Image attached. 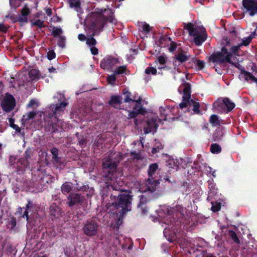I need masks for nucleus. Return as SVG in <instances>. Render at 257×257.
<instances>
[{"mask_svg": "<svg viewBox=\"0 0 257 257\" xmlns=\"http://www.w3.org/2000/svg\"><path fill=\"white\" fill-rule=\"evenodd\" d=\"M68 104L64 101L59 104H51L50 109L44 112V121L46 129L51 134H56L64 131V122L58 118L57 113L63 111Z\"/></svg>", "mask_w": 257, "mask_h": 257, "instance_id": "1", "label": "nucleus"}, {"mask_svg": "<svg viewBox=\"0 0 257 257\" xmlns=\"http://www.w3.org/2000/svg\"><path fill=\"white\" fill-rule=\"evenodd\" d=\"M117 165V163L109 158L103 161V172L105 173L104 177L107 182L105 183V186L101 191L102 197L108 196L111 189L114 191L120 190V186H122L123 182L118 181L116 178V169Z\"/></svg>", "mask_w": 257, "mask_h": 257, "instance_id": "2", "label": "nucleus"}, {"mask_svg": "<svg viewBox=\"0 0 257 257\" xmlns=\"http://www.w3.org/2000/svg\"><path fill=\"white\" fill-rule=\"evenodd\" d=\"M117 190L118 191L117 194H110V198L114 200L111 206L116 210L115 213L119 214V217H123L124 215L131 210V204L133 200L132 192L127 190H123L121 189Z\"/></svg>", "mask_w": 257, "mask_h": 257, "instance_id": "3", "label": "nucleus"}, {"mask_svg": "<svg viewBox=\"0 0 257 257\" xmlns=\"http://www.w3.org/2000/svg\"><path fill=\"white\" fill-rule=\"evenodd\" d=\"M106 10H100V11L91 12L89 14V20L88 21L89 29L93 31L94 36L97 32L102 31L107 22H112V14L105 16Z\"/></svg>", "mask_w": 257, "mask_h": 257, "instance_id": "4", "label": "nucleus"}, {"mask_svg": "<svg viewBox=\"0 0 257 257\" xmlns=\"http://www.w3.org/2000/svg\"><path fill=\"white\" fill-rule=\"evenodd\" d=\"M184 29L187 30L189 36L194 38V42L196 46H200L207 39L206 29L191 23L185 24Z\"/></svg>", "mask_w": 257, "mask_h": 257, "instance_id": "5", "label": "nucleus"}, {"mask_svg": "<svg viewBox=\"0 0 257 257\" xmlns=\"http://www.w3.org/2000/svg\"><path fill=\"white\" fill-rule=\"evenodd\" d=\"M210 61L213 63L216 62L217 64L220 65L226 61L236 67H238L239 66L238 61L236 60V57L228 54L227 49L224 47L222 48L221 52L212 54L210 57Z\"/></svg>", "mask_w": 257, "mask_h": 257, "instance_id": "6", "label": "nucleus"}, {"mask_svg": "<svg viewBox=\"0 0 257 257\" xmlns=\"http://www.w3.org/2000/svg\"><path fill=\"white\" fill-rule=\"evenodd\" d=\"M158 169V165L157 163H153L149 165L148 170L149 178L146 181V185L147 189L151 192L156 191V187L160 183L159 180L153 177Z\"/></svg>", "mask_w": 257, "mask_h": 257, "instance_id": "7", "label": "nucleus"}, {"mask_svg": "<svg viewBox=\"0 0 257 257\" xmlns=\"http://www.w3.org/2000/svg\"><path fill=\"white\" fill-rule=\"evenodd\" d=\"M68 206L72 208L75 206L87 205V202L85 196L80 193L71 192L67 198Z\"/></svg>", "mask_w": 257, "mask_h": 257, "instance_id": "8", "label": "nucleus"}, {"mask_svg": "<svg viewBox=\"0 0 257 257\" xmlns=\"http://www.w3.org/2000/svg\"><path fill=\"white\" fill-rule=\"evenodd\" d=\"M33 4H28L26 3L24 4L23 9L21 11L20 15L16 18L15 22H19L21 24L27 23L28 22V16L31 13V10L29 8L31 7L32 9L35 8L37 9L38 2L37 0H33Z\"/></svg>", "mask_w": 257, "mask_h": 257, "instance_id": "9", "label": "nucleus"}, {"mask_svg": "<svg viewBox=\"0 0 257 257\" xmlns=\"http://www.w3.org/2000/svg\"><path fill=\"white\" fill-rule=\"evenodd\" d=\"M98 230V224L92 219L87 220L82 228V231L84 234L89 237L95 236L97 234Z\"/></svg>", "mask_w": 257, "mask_h": 257, "instance_id": "10", "label": "nucleus"}, {"mask_svg": "<svg viewBox=\"0 0 257 257\" xmlns=\"http://www.w3.org/2000/svg\"><path fill=\"white\" fill-rule=\"evenodd\" d=\"M15 105L16 100L14 97L10 93H6L1 103V107L3 110L9 112L14 108Z\"/></svg>", "mask_w": 257, "mask_h": 257, "instance_id": "11", "label": "nucleus"}, {"mask_svg": "<svg viewBox=\"0 0 257 257\" xmlns=\"http://www.w3.org/2000/svg\"><path fill=\"white\" fill-rule=\"evenodd\" d=\"M119 63L118 58L112 56H106L100 61V67L104 70H110Z\"/></svg>", "mask_w": 257, "mask_h": 257, "instance_id": "12", "label": "nucleus"}, {"mask_svg": "<svg viewBox=\"0 0 257 257\" xmlns=\"http://www.w3.org/2000/svg\"><path fill=\"white\" fill-rule=\"evenodd\" d=\"M242 5L250 16L257 14V0H243Z\"/></svg>", "mask_w": 257, "mask_h": 257, "instance_id": "13", "label": "nucleus"}, {"mask_svg": "<svg viewBox=\"0 0 257 257\" xmlns=\"http://www.w3.org/2000/svg\"><path fill=\"white\" fill-rule=\"evenodd\" d=\"M191 84L187 82L184 81L179 87V91H182L183 92V95L182 96L183 100L186 101L190 98L191 97Z\"/></svg>", "mask_w": 257, "mask_h": 257, "instance_id": "14", "label": "nucleus"}, {"mask_svg": "<svg viewBox=\"0 0 257 257\" xmlns=\"http://www.w3.org/2000/svg\"><path fill=\"white\" fill-rule=\"evenodd\" d=\"M139 114L144 115L145 114L143 113L140 109V111L138 110H134V109L133 110H128L127 118L128 119L134 118L135 124L137 126L142 122V119H139L138 116Z\"/></svg>", "mask_w": 257, "mask_h": 257, "instance_id": "15", "label": "nucleus"}, {"mask_svg": "<svg viewBox=\"0 0 257 257\" xmlns=\"http://www.w3.org/2000/svg\"><path fill=\"white\" fill-rule=\"evenodd\" d=\"M147 126L144 128V133L148 134L152 132H156L158 127V124L155 119L151 118L147 121Z\"/></svg>", "mask_w": 257, "mask_h": 257, "instance_id": "16", "label": "nucleus"}, {"mask_svg": "<svg viewBox=\"0 0 257 257\" xmlns=\"http://www.w3.org/2000/svg\"><path fill=\"white\" fill-rule=\"evenodd\" d=\"M30 164L29 160L24 158H19L17 166H16V170L17 172L20 174L25 170Z\"/></svg>", "mask_w": 257, "mask_h": 257, "instance_id": "17", "label": "nucleus"}, {"mask_svg": "<svg viewBox=\"0 0 257 257\" xmlns=\"http://www.w3.org/2000/svg\"><path fill=\"white\" fill-rule=\"evenodd\" d=\"M139 203L138 204V208H140L143 213H146L148 212L147 205L149 202V200L144 195L139 196Z\"/></svg>", "mask_w": 257, "mask_h": 257, "instance_id": "18", "label": "nucleus"}, {"mask_svg": "<svg viewBox=\"0 0 257 257\" xmlns=\"http://www.w3.org/2000/svg\"><path fill=\"white\" fill-rule=\"evenodd\" d=\"M170 223H168L169 228H171V231L173 232V236L171 239H168V240L170 242H173V240L175 239L176 232L180 231V230L181 228L182 225L180 224V222H179L178 221H177L175 223V224L172 222V220L170 221Z\"/></svg>", "mask_w": 257, "mask_h": 257, "instance_id": "19", "label": "nucleus"}, {"mask_svg": "<svg viewBox=\"0 0 257 257\" xmlns=\"http://www.w3.org/2000/svg\"><path fill=\"white\" fill-rule=\"evenodd\" d=\"M190 58V55H187V52L183 50H181V51L175 54L174 56V59L180 63H183L187 61Z\"/></svg>", "mask_w": 257, "mask_h": 257, "instance_id": "20", "label": "nucleus"}, {"mask_svg": "<svg viewBox=\"0 0 257 257\" xmlns=\"http://www.w3.org/2000/svg\"><path fill=\"white\" fill-rule=\"evenodd\" d=\"M50 153L52 154V160L54 164H56L58 166L62 165L63 163L61 160V157L58 156V149L55 147H53L50 150Z\"/></svg>", "mask_w": 257, "mask_h": 257, "instance_id": "21", "label": "nucleus"}, {"mask_svg": "<svg viewBox=\"0 0 257 257\" xmlns=\"http://www.w3.org/2000/svg\"><path fill=\"white\" fill-rule=\"evenodd\" d=\"M122 103V97L118 95H112L111 96L110 99L108 102V104L114 107L115 108H117L118 106H119L120 104Z\"/></svg>", "mask_w": 257, "mask_h": 257, "instance_id": "22", "label": "nucleus"}, {"mask_svg": "<svg viewBox=\"0 0 257 257\" xmlns=\"http://www.w3.org/2000/svg\"><path fill=\"white\" fill-rule=\"evenodd\" d=\"M189 108V109L191 108L192 110L194 112V113L197 114H200L201 112L199 109L200 108V104L199 102H197L195 101V100L193 99L190 100L189 101H188Z\"/></svg>", "mask_w": 257, "mask_h": 257, "instance_id": "23", "label": "nucleus"}, {"mask_svg": "<svg viewBox=\"0 0 257 257\" xmlns=\"http://www.w3.org/2000/svg\"><path fill=\"white\" fill-rule=\"evenodd\" d=\"M28 75L31 81H37L40 78L39 71L36 69H31L29 72Z\"/></svg>", "mask_w": 257, "mask_h": 257, "instance_id": "24", "label": "nucleus"}, {"mask_svg": "<svg viewBox=\"0 0 257 257\" xmlns=\"http://www.w3.org/2000/svg\"><path fill=\"white\" fill-rule=\"evenodd\" d=\"M50 214L54 218H58L60 216V208L56 204L50 206Z\"/></svg>", "mask_w": 257, "mask_h": 257, "instance_id": "25", "label": "nucleus"}, {"mask_svg": "<svg viewBox=\"0 0 257 257\" xmlns=\"http://www.w3.org/2000/svg\"><path fill=\"white\" fill-rule=\"evenodd\" d=\"M142 98L141 97H139L138 100H135L133 102H135V105L133 107V109L134 110H138L140 111V109H141V112L143 113H145L146 111L145 108L143 106L142 104Z\"/></svg>", "mask_w": 257, "mask_h": 257, "instance_id": "26", "label": "nucleus"}, {"mask_svg": "<svg viewBox=\"0 0 257 257\" xmlns=\"http://www.w3.org/2000/svg\"><path fill=\"white\" fill-rule=\"evenodd\" d=\"M163 149V145L159 141L156 140L155 143L154 144V147L152 148L151 151V153L152 156L154 155L158 152Z\"/></svg>", "mask_w": 257, "mask_h": 257, "instance_id": "27", "label": "nucleus"}, {"mask_svg": "<svg viewBox=\"0 0 257 257\" xmlns=\"http://www.w3.org/2000/svg\"><path fill=\"white\" fill-rule=\"evenodd\" d=\"M68 3L70 8H74L77 12L80 9V0H68Z\"/></svg>", "mask_w": 257, "mask_h": 257, "instance_id": "28", "label": "nucleus"}, {"mask_svg": "<svg viewBox=\"0 0 257 257\" xmlns=\"http://www.w3.org/2000/svg\"><path fill=\"white\" fill-rule=\"evenodd\" d=\"M210 123L214 126H219L221 123V120L215 114H213L210 117Z\"/></svg>", "mask_w": 257, "mask_h": 257, "instance_id": "29", "label": "nucleus"}, {"mask_svg": "<svg viewBox=\"0 0 257 257\" xmlns=\"http://www.w3.org/2000/svg\"><path fill=\"white\" fill-rule=\"evenodd\" d=\"M61 189L63 194H70L72 190V186L69 183L65 182L62 185Z\"/></svg>", "mask_w": 257, "mask_h": 257, "instance_id": "30", "label": "nucleus"}, {"mask_svg": "<svg viewBox=\"0 0 257 257\" xmlns=\"http://www.w3.org/2000/svg\"><path fill=\"white\" fill-rule=\"evenodd\" d=\"M122 94L124 95L123 101L124 102L130 103L131 102L135 101V99L131 98L132 93L126 89L123 90Z\"/></svg>", "mask_w": 257, "mask_h": 257, "instance_id": "31", "label": "nucleus"}, {"mask_svg": "<svg viewBox=\"0 0 257 257\" xmlns=\"http://www.w3.org/2000/svg\"><path fill=\"white\" fill-rule=\"evenodd\" d=\"M18 158L17 156H10L9 159V165L13 169H16V166L17 165Z\"/></svg>", "mask_w": 257, "mask_h": 257, "instance_id": "32", "label": "nucleus"}, {"mask_svg": "<svg viewBox=\"0 0 257 257\" xmlns=\"http://www.w3.org/2000/svg\"><path fill=\"white\" fill-rule=\"evenodd\" d=\"M223 102L225 106L227 107V110L228 111H231L235 106V104L228 98H224L223 100Z\"/></svg>", "mask_w": 257, "mask_h": 257, "instance_id": "33", "label": "nucleus"}, {"mask_svg": "<svg viewBox=\"0 0 257 257\" xmlns=\"http://www.w3.org/2000/svg\"><path fill=\"white\" fill-rule=\"evenodd\" d=\"M36 115V112L34 111H30L28 112L27 114L24 115L23 116L22 120L24 123H26L30 119L33 118Z\"/></svg>", "mask_w": 257, "mask_h": 257, "instance_id": "34", "label": "nucleus"}, {"mask_svg": "<svg viewBox=\"0 0 257 257\" xmlns=\"http://www.w3.org/2000/svg\"><path fill=\"white\" fill-rule=\"evenodd\" d=\"M63 33L62 29L60 27H54L53 30L52 32V35L55 38H57Z\"/></svg>", "mask_w": 257, "mask_h": 257, "instance_id": "35", "label": "nucleus"}, {"mask_svg": "<svg viewBox=\"0 0 257 257\" xmlns=\"http://www.w3.org/2000/svg\"><path fill=\"white\" fill-rule=\"evenodd\" d=\"M127 67L126 65L120 66L117 67L114 71V73L116 75H119L126 73Z\"/></svg>", "mask_w": 257, "mask_h": 257, "instance_id": "36", "label": "nucleus"}, {"mask_svg": "<svg viewBox=\"0 0 257 257\" xmlns=\"http://www.w3.org/2000/svg\"><path fill=\"white\" fill-rule=\"evenodd\" d=\"M15 120L13 118H9L10 125L13 129L15 130L16 132L20 133L21 132V128L17 124H15Z\"/></svg>", "mask_w": 257, "mask_h": 257, "instance_id": "37", "label": "nucleus"}, {"mask_svg": "<svg viewBox=\"0 0 257 257\" xmlns=\"http://www.w3.org/2000/svg\"><path fill=\"white\" fill-rule=\"evenodd\" d=\"M58 38L57 44L61 48H64L65 47L66 38L64 36H60Z\"/></svg>", "mask_w": 257, "mask_h": 257, "instance_id": "38", "label": "nucleus"}, {"mask_svg": "<svg viewBox=\"0 0 257 257\" xmlns=\"http://www.w3.org/2000/svg\"><path fill=\"white\" fill-rule=\"evenodd\" d=\"M210 151L211 153L213 154L219 153L221 151V148L219 145L217 144H214L211 146Z\"/></svg>", "mask_w": 257, "mask_h": 257, "instance_id": "39", "label": "nucleus"}, {"mask_svg": "<svg viewBox=\"0 0 257 257\" xmlns=\"http://www.w3.org/2000/svg\"><path fill=\"white\" fill-rule=\"evenodd\" d=\"M194 165H195L194 167H193L192 165L190 166V164H188L187 166V171L188 173H189L190 175L195 173V172L196 171L198 170V167L196 165H195V162L193 164Z\"/></svg>", "mask_w": 257, "mask_h": 257, "instance_id": "40", "label": "nucleus"}, {"mask_svg": "<svg viewBox=\"0 0 257 257\" xmlns=\"http://www.w3.org/2000/svg\"><path fill=\"white\" fill-rule=\"evenodd\" d=\"M157 60H158V62H159V63L160 65H162V67H159L158 68L162 69L163 68H164L165 66L166 65V59L165 57L163 55H161L158 57Z\"/></svg>", "mask_w": 257, "mask_h": 257, "instance_id": "41", "label": "nucleus"}, {"mask_svg": "<svg viewBox=\"0 0 257 257\" xmlns=\"http://www.w3.org/2000/svg\"><path fill=\"white\" fill-rule=\"evenodd\" d=\"M76 189L78 191H87L89 189L88 185H80L78 183L76 184Z\"/></svg>", "mask_w": 257, "mask_h": 257, "instance_id": "42", "label": "nucleus"}, {"mask_svg": "<svg viewBox=\"0 0 257 257\" xmlns=\"http://www.w3.org/2000/svg\"><path fill=\"white\" fill-rule=\"evenodd\" d=\"M211 204H212L211 210L213 212H215L216 211H219L220 209V207H221L220 203L212 202L211 203Z\"/></svg>", "mask_w": 257, "mask_h": 257, "instance_id": "43", "label": "nucleus"}, {"mask_svg": "<svg viewBox=\"0 0 257 257\" xmlns=\"http://www.w3.org/2000/svg\"><path fill=\"white\" fill-rule=\"evenodd\" d=\"M96 44L97 42L96 40L93 38V37L88 38L86 40V44L88 45L89 47L94 46L96 45Z\"/></svg>", "mask_w": 257, "mask_h": 257, "instance_id": "44", "label": "nucleus"}, {"mask_svg": "<svg viewBox=\"0 0 257 257\" xmlns=\"http://www.w3.org/2000/svg\"><path fill=\"white\" fill-rule=\"evenodd\" d=\"M33 152V150L31 148H27L24 154L23 158L28 160L31 157Z\"/></svg>", "mask_w": 257, "mask_h": 257, "instance_id": "45", "label": "nucleus"}, {"mask_svg": "<svg viewBox=\"0 0 257 257\" xmlns=\"http://www.w3.org/2000/svg\"><path fill=\"white\" fill-rule=\"evenodd\" d=\"M35 208V204L30 200H28V203L26 205L25 209L29 210L30 211H33Z\"/></svg>", "mask_w": 257, "mask_h": 257, "instance_id": "46", "label": "nucleus"}, {"mask_svg": "<svg viewBox=\"0 0 257 257\" xmlns=\"http://www.w3.org/2000/svg\"><path fill=\"white\" fill-rule=\"evenodd\" d=\"M9 3L12 8L16 9L20 6L21 4L19 0H10Z\"/></svg>", "mask_w": 257, "mask_h": 257, "instance_id": "47", "label": "nucleus"}, {"mask_svg": "<svg viewBox=\"0 0 257 257\" xmlns=\"http://www.w3.org/2000/svg\"><path fill=\"white\" fill-rule=\"evenodd\" d=\"M142 31L144 32L145 33L148 34L151 31V27L150 25L146 23V22H144L142 27Z\"/></svg>", "mask_w": 257, "mask_h": 257, "instance_id": "48", "label": "nucleus"}, {"mask_svg": "<svg viewBox=\"0 0 257 257\" xmlns=\"http://www.w3.org/2000/svg\"><path fill=\"white\" fill-rule=\"evenodd\" d=\"M157 72V69L153 67H148L145 70V73L147 74H152L153 75H156Z\"/></svg>", "mask_w": 257, "mask_h": 257, "instance_id": "49", "label": "nucleus"}, {"mask_svg": "<svg viewBox=\"0 0 257 257\" xmlns=\"http://www.w3.org/2000/svg\"><path fill=\"white\" fill-rule=\"evenodd\" d=\"M228 233L229 236L235 242H239V239L237 236L236 233L234 231L232 230H229Z\"/></svg>", "mask_w": 257, "mask_h": 257, "instance_id": "50", "label": "nucleus"}, {"mask_svg": "<svg viewBox=\"0 0 257 257\" xmlns=\"http://www.w3.org/2000/svg\"><path fill=\"white\" fill-rule=\"evenodd\" d=\"M32 26H38L40 28L44 27V21L41 20H37L32 24Z\"/></svg>", "mask_w": 257, "mask_h": 257, "instance_id": "51", "label": "nucleus"}, {"mask_svg": "<svg viewBox=\"0 0 257 257\" xmlns=\"http://www.w3.org/2000/svg\"><path fill=\"white\" fill-rule=\"evenodd\" d=\"M177 48V44L175 42H171L170 46H169L168 50L170 52L173 53L176 50Z\"/></svg>", "mask_w": 257, "mask_h": 257, "instance_id": "52", "label": "nucleus"}, {"mask_svg": "<svg viewBox=\"0 0 257 257\" xmlns=\"http://www.w3.org/2000/svg\"><path fill=\"white\" fill-rule=\"evenodd\" d=\"M47 57L48 60H52L56 57V53L54 50H50L47 53Z\"/></svg>", "mask_w": 257, "mask_h": 257, "instance_id": "53", "label": "nucleus"}, {"mask_svg": "<svg viewBox=\"0 0 257 257\" xmlns=\"http://www.w3.org/2000/svg\"><path fill=\"white\" fill-rule=\"evenodd\" d=\"M116 74L113 72L112 74L108 76L107 80L110 84H113L116 80Z\"/></svg>", "mask_w": 257, "mask_h": 257, "instance_id": "54", "label": "nucleus"}, {"mask_svg": "<svg viewBox=\"0 0 257 257\" xmlns=\"http://www.w3.org/2000/svg\"><path fill=\"white\" fill-rule=\"evenodd\" d=\"M245 79L247 80H251L252 81H254L257 83V79H256L251 74L248 72H246L245 73Z\"/></svg>", "mask_w": 257, "mask_h": 257, "instance_id": "55", "label": "nucleus"}, {"mask_svg": "<svg viewBox=\"0 0 257 257\" xmlns=\"http://www.w3.org/2000/svg\"><path fill=\"white\" fill-rule=\"evenodd\" d=\"M205 63L204 61L198 60L197 61L196 66L200 70H202L205 67Z\"/></svg>", "mask_w": 257, "mask_h": 257, "instance_id": "56", "label": "nucleus"}, {"mask_svg": "<svg viewBox=\"0 0 257 257\" xmlns=\"http://www.w3.org/2000/svg\"><path fill=\"white\" fill-rule=\"evenodd\" d=\"M190 98L188 100H186V101H183L181 103L179 104V107L181 109H183L186 107L189 108V103L188 101H190Z\"/></svg>", "mask_w": 257, "mask_h": 257, "instance_id": "57", "label": "nucleus"}, {"mask_svg": "<svg viewBox=\"0 0 257 257\" xmlns=\"http://www.w3.org/2000/svg\"><path fill=\"white\" fill-rule=\"evenodd\" d=\"M254 36V34H251L250 35L246 40H243L242 41V43L240 44V45H244V46H247L249 44V43H250V42L251 41V39H252V38Z\"/></svg>", "mask_w": 257, "mask_h": 257, "instance_id": "58", "label": "nucleus"}, {"mask_svg": "<svg viewBox=\"0 0 257 257\" xmlns=\"http://www.w3.org/2000/svg\"><path fill=\"white\" fill-rule=\"evenodd\" d=\"M78 143H79V145L81 147H84L86 146V144H87V141H86V140L84 138L81 137V138H78Z\"/></svg>", "mask_w": 257, "mask_h": 257, "instance_id": "59", "label": "nucleus"}, {"mask_svg": "<svg viewBox=\"0 0 257 257\" xmlns=\"http://www.w3.org/2000/svg\"><path fill=\"white\" fill-rule=\"evenodd\" d=\"M131 156L133 158V159H141V155L139 153H137L136 151L131 152Z\"/></svg>", "mask_w": 257, "mask_h": 257, "instance_id": "60", "label": "nucleus"}, {"mask_svg": "<svg viewBox=\"0 0 257 257\" xmlns=\"http://www.w3.org/2000/svg\"><path fill=\"white\" fill-rule=\"evenodd\" d=\"M8 223L9 225H11V228H14L16 226L17 224L16 218L14 217H12L8 222Z\"/></svg>", "mask_w": 257, "mask_h": 257, "instance_id": "61", "label": "nucleus"}, {"mask_svg": "<svg viewBox=\"0 0 257 257\" xmlns=\"http://www.w3.org/2000/svg\"><path fill=\"white\" fill-rule=\"evenodd\" d=\"M30 212V211L29 210H26V209H25V211H24V213L22 214L21 217L24 218H26L27 221H29L30 219L29 212Z\"/></svg>", "mask_w": 257, "mask_h": 257, "instance_id": "62", "label": "nucleus"}, {"mask_svg": "<svg viewBox=\"0 0 257 257\" xmlns=\"http://www.w3.org/2000/svg\"><path fill=\"white\" fill-rule=\"evenodd\" d=\"M104 141V140L103 138L99 137V138L96 139V141L95 142V144L96 145V146L98 147H100L103 143Z\"/></svg>", "mask_w": 257, "mask_h": 257, "instance_id": "63", "label": "nucleus"}, {"mask_svg": "<svg viewBox=\"0 0 257 257\" xmlns=\"http://www.w3.org/2000/svg\"><path fill=\"white\" fill-rule=\"evenodd\" d=\"M8 80L9 81L10 87H15V78L14 77L11 76L10 80L8 79Z\"/></svg>", "mask_w": 257, "mask_h": 257, "instance_id": "64", "label": "nucleus"}]
</instances>
